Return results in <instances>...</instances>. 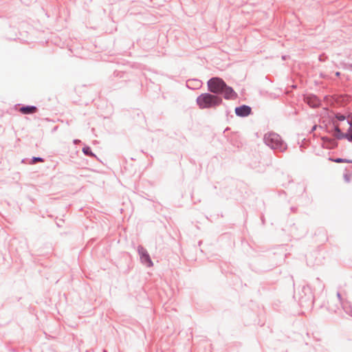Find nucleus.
<instances>
[{
  "instance_id": "f257e3e1",
  "label": "nucleus",
  "mask_w": 352,
  "mask_h": 352,
  "mask_svg": "<svg viewBox=\"0 0 352 352\" xmlns=\"http://www.w3.org/2000/svg\"><path fill=\"white\" fill-rule=\"evenodd\" d=\"M351 122L346 119L344 116H337L333 120V135L338 139L345 137L346 133L351 129Z\"/></svg>"
},
{
  "instance_id": "f03ea898",
  "label": "nucleus",
  "mask_w": 352,
  "mask_h": 352,
  "mask_svg": "<svg viewBox=\"0 0 352 352\" xmlns=\"http://www.w3.org/2000/svg\"><path fill=\"white\" fill-rule=\"evenodd\" d=\"M222 102V99L208 93L202 94L197 98V103L201 109L214 108Z\"/></svg>"
},
{
  "instance_id": "7ed1b4c3",
  "label": "nucleus",
  "mask_w": 352,
  "mask_h": 352,
  "mask_svg": "<svg viewBox=\"0 0 352 352\" xmlns=\"http://www.w3.org/2000/svg\"><path fill=\"white\" fill-rule=\"evenodd\" d=\"M265 143L274 149L284 151L287 149V145L282 141L279 135L275 133H269L265 136Z\"/></svg>"
},
{
  "instance_id": "20e7f679",
  "label": "nucleus",
  "mask_w": 352,
  "mask_h": 352,
  "mask_svg": "<svg viewBox=\"0 0 352 352\" xmlns=\"http://www.w3.org/2000/svg\"><path fill=\"white\" fill-rule=\"evenodd\" d=\"M208 90L214 94L221 93L226 83L219 78H212L208 82Z\"/></svg>"
},
{
  "instance_id": "39448f33",
  "label": "nucleus",
  "mask_w": 352,
  "mask_h": 352,
  "mask_svg": "<svg viewBox=\"0 0 352 352\" xmlns=\"http://www.w3.org/2000/svg\"><path fill=\"white\" fill-rule=\"evenodd\" d=\"M321 139L322 141V146L324 148L327 149H332L337 146V142L334 139L327 138L326 136H322Z\"/></svg>"
},
{
  "instance_id": "423d86ee",
  "label": "nucleus",
  "mask_w": 352,
  "mask_h": 352,
  "mask_svg": "<svg viewBox=\"0 0 352 352\" xmlns=\"http://www.w3.org/2000/svg\"><path fill=\"white\" fill-rule=\"evenodd\" d=\"M235 113L239 116H247L251 113V108L247 105H242L235 109Z\"/></svg>"
},
{
  "instance_id": "0eeeda50",
  "label": "nucleus",
  "mask_w": 352,
  "mask_h": 352,
  "mask_svg": "<svg viewBox=\"0 0 352 352\" xmlns=\"http://www.w3.org/2000/svg\"><path fill=\"white\" fill-rule=\"evenodd\" d=\"M139 252L141 255L142 262L146 266L151 267L153 265V262L147 252L142 248L139 250Z\"/></svg>"
},
{
  "instance_id": "6e6552de",
  "label": "nucleus",
  "mask_w": 352,
  "mask_h": 352,
  "mask_svg": "<svg viewBox=\"0 0 352 352\" xmlns=\"http://www.w3.org/2000/svg\"><path fill=\"white\" fill-rule=\"evenodd\" d=\"M221 93L223 94L226 99H234L236 97V94L234 90L226 85L225 89H223Z\"/></svg>"
},
{
  "instance_id": "1a4fd4ad",
  "label": "nucleus",
  "mask_w": 352,
  "mask_h": 352,
  "mask_svg": "<svg viewBox=\"0 0 352 352\" xmlns=\"http://www.w3.org/2000/svg\"><path fill=\"white\" fill-rule=\"evenodd\" d=\"M307 103L311 107H316L320 105V100L316 96H307L305 98Z\"/></svg>"
},
{
  "instance_id": "9d476101",
  "label": "nucleus",
  "mask_w": 352,
  "mask_h": 352,
  "mask_svg": "<svg viewBox=\"0 0 352 352\" xmlns=\"http://www.w3.org/2000/svg\"><path fill=\"white\" fill-rule=\"evenodd\" d=\"M336 100L340 104H345L349 101V97L348 96H340Z\"/></svg>"
},
{
  "instance_id": "9b49d317",
  "label": "nucleus",
  "mask_w": 352,
  "mask_h": 352,
  "mask_svg": "<svg viewBox=\"0 0 352 352\" xmlns=\"http://www.w3.org/2000/svg\"><path fill=\"white\" fill-rule=\"evenodd\" d=\"M36 107L34 106L31 107H23V114L33 113L36 111Z\"/></svg>"
},
{
  "instance_id": "f8f14e48",
  "label": "nucleus",
  "mask_w": 352,
  "mask_h": 352,
  "mask_svg": "<svg viewBox=\"0 0 352 352\" xmlns=\"http://www.w3.org/2000/svg\"><path fill=\"white\" fill-rule=\"evenodd\" d=\"M82 151L85 155H91V156L94 155V154L91 153V151H90V148L89 147H84L82 148Z\"/></svg>"
},
{
  "instance_id": "ddd939ff",
  "label": "nucleus",
  "mask_w": 352,
  "mask_h": 352,
  "mask_svg": "<svg viewBox=\"0 0 352 352\" xmlns=\"http://www.w3.org/2000/svg\"><path fill=\"white\" fill-rule=\"evenodd\" d=\"M344 138H346L347 139L352 140V125L351 129H350V130H349V131L346 133Z\"/></svg>"
},
{
  "instance_id": "4468645a",
  "label": "nucleus",
  "mask_w": 352,
  "mask_h": 352,
  "mask_svg": "<svg viewBox=\"0 0 352 352\" xmlns=\"http://www.w3.org/2000/svg\"><path fill=\"white\" fill-rule=\"evenodd\" d=\"M333 161L336 163L349 162V161L341 158L336 159Z\"/></svg>"
},
{
  "instance_id": "2eb2a0df",
  "label": "nucleus",
  "mask_w": 352,
  "mask_h": 352,
  "mask_svg": "<svg viewBox=\"0 0 352 352\" xmlns=\"http://www.w3.org/2000/svg\"><path fill=\"white\" fill-rule=\"evenodd\" d=\"M344 180H345L346 182H349L350 180H351V175L346 174L344 176Z\"/></svg>"
},
{
  "instance_id": "dca6fc26",
  "label": "nucleus",
  "mask_w": 352,
  "mask_h": 352,
  "mask_svg": "<svg viewBox=\"0 0 352 352\" xmlns=\"http://www.w3.org/2000/svg\"><path fill=\"white\" fill-rule=\"evenodd\" d=\"M36 162H43V159H41L40 157H34L33 159V162L35 163Z\"/></svg>"
},
{
  "instance_id": "f3484780",
  "label": "nucleus",
  "mask_w": 352,
  "mask_h": 352,
  "mask_svg": "<svg viewBox=\"0 0 352 352\" xmlns=\"http://www.w3.org/2000/svg\"><path fill=\"white\" fill-rule=\"evenodd\" d=\"M342 304L343 305V308H344V309H346V307H345V305H344L342 302Z\"/></svg>"
}]
</instances>
